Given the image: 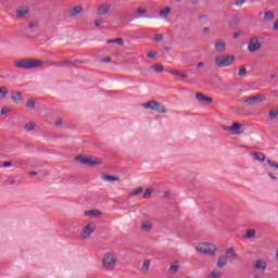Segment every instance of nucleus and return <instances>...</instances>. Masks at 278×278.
I'll list each match as a JSON object with an SVG mask.
<instances>
[{
	"label": "nucleus",
	"instance_id": "nucleus-27",
	"mask_svg": "<svg viewBox=\"0 0 278 278\" xmlns=\"http://www.w3.org/2000/svg\"><path fill=\"white\" fill-rule=\"evenodd\" d=\"M264 21H267V22L275 21V13H273V11L265 12Z\"/></svg>",
	"mask_w": 278,
	"mask_h": 278
},
{
	"label": "nucleus",
	"instance_id": "nucleus-13",
	"mask_svg": "<svg viewBox=\"0 0 278 278\" xmlns=\"http://www.w3.org/2000/svg\"><path fill=\"white\" fill-rule=\"evenodd\" d=\"M224 256H226V258L229 263L236 262V260H238V254L236 253V249H233V248H228L226 250V255H224Z\"/></svg>",
	"mask_w": 278,
	"mask_h": 278
},
{
	"label": "nucleus",
	"instance_id": "nucleus-34",
	"mask_svg": "<svg viewBox=\"0 0 278 278\" xmlns=\"http://www.w3.org/2000/svg\"><path fill=\"white\" fill-rule=\"evenodd\" d=\"M8 97V88L1 87L0 88V99H5Z\"/></svg>",
	"mask_w": 278,
	"mask_h": 278
},
{
	"label": "nucleus",
	"instance_id": "nucleus-28",
	"mask_svg": "<svg viewBox=\"0 0 278 278\" xmlns=\"http://www.w3.org/2000/svg\"><path fill=\"white\" fill-rule=\"evenodd\" d=\"M179 271V262H174L170 267H169V273H172V275H175V273Z\"/></svg>",
	"mask_w": 278,
	"mask_h": 278
},
{
	"label": "nucleus",
	"instance_id": "nucleus-52",
	"mask_svg": "<svg viewBox=\"0 0 278 278\" xmlns=\"http://www.w3.org/2000/svg\"><path fill=\"white\" fill-rule=\"evenodd\" d=\"M233 38H240V34L239 33H235L233 34Z\"/></svg>",
	"mask_w": 278,
	"mask_h": 278
},
{
	"label": "nucleus",
	"instance_id": "nucleus-45",
	"mask_svg": "<svg viewBox=\"0 0 278 278\" xmlns=\"http://www.w3.org/2000/svg\"><path fill=\"white\" fill-rule=\"evenodd\" d=\"M155 40L157 41V42H160L161 40H164V36H162L161 34H159V35H155Z\"/></svg>",
	"mask_w": 278,
	"mask_h": 278
},
{
	"label": "nucleus",
	"instance_id": "nucleus-17",
	"mask_svg": "<svg viewBox=\"0 0 278 278\" xmlns=\"http://www.w3.org/2000/svg\"><path fill=\"white\" fill-rule=\"evenodd\" d=\"M173 12V9H170V7H165L163 8L160 12H159V16L161 18H164L166 21V18H168V16H170V13Z\"/></svg>",
	"mask_w": 278,
	"mask_h": 278
},
{
	"label": "nucleus",
	"instance_id": "nucleus-59",
	"mask_svg": "<svg viewBox=\"0 0 278 278\" xmlns=\"http://www.w3.org/2000/svg\"><path fill=\"white\" fill-rule=\"evenodd\" d=\"M106 62H110V59H106Z\"/></svg>",
	"mask_w": 278,
	"mask_h": 278
},
{
	"label": "nucleus",
	"instance_id": "nucleus-7",
	"mask_svg": "<svg viewBox=\"0 0 278 278\" xmlns=\"http://www.w3.org/2000/svg\"><path fill=\"white\" fill-rule=\"evenodd\" d=\"M224 131H229L232 136H242L244 134V125L240 123H233L232 126H224Z\"/></svg>",
	"mask_w": 278,
	"mask_h": 278
},
{
	"label": "nucleus",
	"instance_id": "nucleus-39",
	"mask_svg": "<svg viewBox=\"0 0 278 278\" xmlns=\"http://www.w3.org/2000/svg\"><path fill=\"white\" fill-rule=\"evenodd\" d=\"M103 23H105L104 20H101V18H100V20H96V21H94V26H96V27H101V25H103Z\"/></svg>",
	"mask_w": 278,
	"mask_h": 278
},
{
	"label": "nucleus",
	"instance_id": "nucleus-1",
	"mask_svg": "<svg viewBox=\"0 0 278 278\" xmlns=\"http://www.w3.org/2000/svg\"><path fill=\"white\" fill-rule=\"evenodd\" d=\"M116 262H118V254L115 251H106L102 257V268L108 273H112L116 268Z\"/></svg>",
	"mask_w": 278,
	"mask_h": 278
},
{
	"label": "nucleus",
	"instance_id": "nucleus-51",
	"mask_svg": "<svg viewBox=\"0 0 278 278\" xmlns=\"http://www.w3.org/2000/svg\"><path fill=\"white\" fill-rule=\"evenodd\" d=\"M203 34H210V28L207 27L203 28Z\"/></svg>",
	"mask_w": 278,
	"mask_h": 278
},
{
	"label": "nucleus",
	"instance_id": "nucleus-16",
	"mask_svg": "<svg viewBox=\"0 0 278 278\" xmlns=\"http://www.w3.org/2000/svg\"><path fill=\"white\" fill-rule=\"evenodd\" d=\"M29 14V8L28 7H18L16 11V16L18 18H25Z\"/></svg>",
	"mask_w": 278,
	"mask_h": 278
},
{
	"label": "nucleus",
	"instance_id": "nucleus-36",
	"mask_svg": "<svg viewBox=\"0 0 278 278\" xmlns=\"http://www.w3.org/2000/svg\"><path fill=\"white\" fill-rule=\"evenodd\" d=\"M153 194V189H147L143 192V199H151V195Z\"/></svg>",
	"mask_w": 278,
	"mask_h": 278
},
{
	"label": "nucleus",
	"instance_id": "nucleus-38",
	"mask_svg": "<svg viewBox=\"0 0 278 278\" xmlns=\"http://www.w3.org/2000/svg\"><path fill=\"white\" fill-rule=\"evenodd\" d=\"M267 164H268V166H270V168H277L278 169V164L275 163V161L267 160Z\"/></svg>",
	"mask_w": 278,
	"mask_h": 278
},
{
	"label": "nucleus",
	"instance_id": "nucleus-53",
	"mask_svg": "<svg viewBox=\"0 0 278 278\" xmlns=\"http://www.w3.org/2000/svg\"><path fill=\"white\" fill-rule=\"evenodd\" d=\"M62 64H73V62H71V61H65V62H63V63H60V65H62Z\"/></svg>",
	"mask_w": 278,
	"mask_h": 278
},
{
	"label": "nucleus",
	"instance_id": "nucleus-47",
	"mask_svg": "<svg viewBox=\"0 0 278 278\" xmlns=\"http://www.w3.org/2000/svg\"><path fill=\"white\" fill-rule=\"evenodd\" d=\"M155 55H157V52H150L148 54V58L153 59V58H155Z\"/></svg>",
	"mask_w": 278,
	"mask_h": 278
},
{
	"label": "nucleus",
	"instance_id": "nucleus-46",
	"mask_svg": "<svg viewBox=\"0 0 278 278\" xmlns=\"http://www.w3.org/2000/svg\"><path fill=\"white\" fill-rule=\"evenodd\" d=\"M137 14H140V15L147 14V9H138Z\"/></svg>",
	"mask_w": 278,
	"mask_h": 278
},
{
	"label": "nucleus",
	"instance_id": "nucleus-48",
	"mask_svg": "<svg viewBox=\"0 0 278 278\" xmlns=\"http://www.w3.org/2000/svg\"><path fill=\"white\" fill-rule=\"evenodd\" d=\"M274 29L277 31L278 29V20L274 23Z\"/></svg>",
	"mask_w": 278,
	"mask_h": 278
},
{
	"label": "nucleus",
	"instance_id": "nucleus-40",
	"mask_svg": "<svg viewBox=\"0 0 278 278\" xmlns=\"http://www.w3.org/2000/svg\"><path fill=\"white\" fill-rule=\"evenodd\" d=\"M267 175H268L269 179H271V181H277V175H275L271 172H269Z\"/></svg>",
	"mask_w": 278,
	"mask_h": 278
},
{
	"label": "nucleus",
	"instance_id": "nucleus-2",
	"mask_svg": "<svg viewBox=\"0 0 278 278\" xmlns=\"http://www.w3.org/2000/svg\"><path fill=\"white\" fill-rule=\"evenodd\" d=\"M14 65L16 68H24L29 71L31 68H40V66H45V62L36 59H22L14 61Z\"/></svg>",
	"mask_w": 278,
	"mask_h": 278
},
{
	"label": "nucleus",
	"instance_id": "nucleus-12",
	"mask_svg": "<svg viewBox=\"0 0 278 278\" xmlns=\"http://www.w3.org/2000/svg\"><path fill=\"white\" fill-rule=\"evenodd\" d=\"M140 229L143 231V233H151V231H153V222L150 219H142Z\"/></svg>",
	"mask_w": 278,
	"mask_h": 278
},
{
	"label": "nucleus",
	"instance_id": "nucleus-32",
	"mask_svg": "<svg viewBox=\"0 0 278 278\" xmlns=\"http://www.w3.org/2000/svg\"><path fill=\"white\" fill-rule=\"evenodd\" d=\"M142 187L136 188L129 192V197H138V194H142Z\"/></svg>",
	"mask_w": 278,
	"mask_h": 278
},
{
	"label": "nucleus",
	"instance_id": "nucleus-29",
	"mask_svg": "<svg viewBox=\"0 0 278 278\" xmlns=\"http://www.w3.org/2000/svg\"><path fill=\"white\" fill-rule=\"evenodd\" d=\"M251 238H255V230L254 229H250L245 232V235L243 236V240H251Z\"/></svg>",
	"mask_w": 278,
	"mask_h": 278
},
{
	"label": "nucleus",
	"instance_id": "nucleus-58",
	"mask_svg": "<svg viewBox=\"0 0 278 278\" xmlns=\"http://www.w3.org/2000/svg\"><path fill=\"white\" fill-rule=\"evenodd\" d=\"M166 278H175V277H173V276H169V277H166Z\"/></svg>",
	"mask_w": 278,
	"mask_h": 278
},
{
	"label": "nucleus",
	"instance_id": "nucleus-49",
	"mask_svg": "<svg viewBox=\"0 0 278 278\" xmlns=\"http://www.w3.org/2000/svg\"><path fill=\"white\" fill-rule=\"evenodd\" d=\"M197 66H198V68H203V66H205V64L200 62L197 64Z\"/></svg>",
	"mask_w": 278,
	"mask_h": 278
},
{
	"label": "nucleus",
	"instance_id": "nucleus-14",
	"mask_svg": "<svg viewBox=\"0 0 278 278\" xmlns=\"http://www.w3.org/2000/svg\"><path fill=\"white\" fill-rule=\"evenodd\" d=\"M214 47L217 53H225L227 42L225 40H217L214 42Z\"/></svg>",
	"mask_w": 278,
	"mask_h": 278
},
{
	"label": "nucleus",
	"instance_id": "nucleus-57",
	"mask_svg": "<svg viewBox=\"0 0 278 278\" xmlns=\"http://www.w3.org/2000/svg\"><path fill=\"white\" fill-rule=\"evenodd\" d=\"M236 5H242V2H241V3H240V2H237Z\"/></svg>",
	"mask_w": 278,
	"mask_h": 278
},
{
	"label": "nucleus",
	"instance_id": "nucleus-9",
	"mask_svg": "<svg viewBox=\"0 0 278 278\" xmlns=\"http://www.w3.org/2000/svg\"><path fill=\"white\" fill-rule=\"evenodd\" d=\"M267 266L268 264L264 260H256L252 264V267L254 268V270H256V273H260L261 275H264V273H266Z\"/></svg>",
	"mask_w": 278,
	"mask_h": 278
},
{
	"label": "nucleus",
	"instance_id": "nucleus-43",
	"mask_svg": "<svg viewBox=\"0 0 278 278\" xmlns=\"http://www.w3.org/2000/svg\"><path fill=\"white\" fill-rule=\"evenodd\" d=\"M10 112V108H8V106H4V108H2L1 109V111H0V114H8Z\"/></svg>",
	"mask_w": 278,
	"mask_h": 278
},
{
	"label": "nucleus",
	"instance_id": "nucleus-56",
	"mask_svg": "<svg viewBox=\"0 0 278 278\" xmlns=\"http://www.w3.org/2000/svg\"><path fill=\"white\" fill-rule=\"evenodd\" d=\"M175 1H176V3H181L182 0H175Z\"/></svg>",
	"mask_w": 278,
	"mask_h": 278
},
{
	"label": "nucleus",
	"instance_id": "nucleus-3",
	"mask_svg": "<svg viewBox=\"0 0 278 278\" xmlns=\"http://www.w3.org/2000/svg\"><path fill=\"white\" fill-rule=\"evenodd\" d=\"M195 251L202 255H208L212 257L218 253V245L212 242H200L195 247Z\"/></svg>",
	"mask_w": 278,
	"mask_h": 278
},
{
	"label": "nucleus",
	"instance_id": "nucleus-41",
	"mask_svg": "<svg viewBox=\"0 0 278 278\" xmlns=\"http://www.w3.org/2000/svg\"><path fill=\"white\" fill-rule=\"evenodd\" d=\"M269 116H270V118H277L278 111H269Z\"/></svg>",
	"mask_w": 278,
	"mask_h": 278
},
{
	"label": "nucleus",
	"instance_id": "nucleus-31",
	"mask_svg": "<svg viewBox=\"0 0 278 278\" xmlns=\"http://www.w3.org/2000/svg\"><path fill=\"white\" fill-rule=\"evenodd\" d=\"M103 181H121V178L116 176L105 175L102 177Z\"/></svg>",
	"mask_w": 278,
	"mask_h": 278
},
{
	"label": "nucleus",
	"instance_id": "nucleus-15",
	"mask_svg": "<svg viewBox=\"0 0 278 278\" xmlns=\"http://www.w3.org/2000/svg\"><path fill=\"white\" fill-rule=\"evenodd\" d=\"M84 214L88 218H100V216H102L103 213L100 210L94 208V210L85 211Z\"/></svg>",
	"mask_w": 278,
	"mask_h": 278
},
{
	"label": "nucleus",
	"instance_id": "nucleus-24",
	"mask_svg": "<svg viewBox=\"0 0 278 278\" xmlns=\"http://www.w3.org/2000/svg\"><path fill=\"white\" fill-rule=\"evenodd\" d=\"M77 14H81V7H74L68 11V16H77Z\"/></svg>",
	"mask_w": 278,
	"mask_h": 278
},
{
	"label": "nucleus",
	"instance_id": "nucleus-5",
	"mask_svg": "<svg viewBox=\"0 0 278 278\" xmlns=\"http://www.w3.org/2000/svg\"><path fill=\"white\" fill-rule=\"evenodd\" d=\"M236 62V56L227 55V56H216L215 58V65L218 68H225L231 66Z\"/></svg>",
	"mask_w": 278,
	"mask_h": 278
},
{
	"label": "nucleus",
	"instance_id": "nucleus-42",
	"mask_svg": "<svg viewBox=\"0 0 278 278\" xmlns=\"http://www.w3.org/2000/svg\"><path fill=\"white\" fill-rule=\"evenodd\" d=\"M239 75H240V77L247 75V67L240 68V70H239Z\"/></svg>",
	"mask_w": 278,
	"mask_h": 278
},
{
	"label": "nucleus",
	"instance_id": "nucleus-6",
	"mask_svg": "<svg viewBox=\"0 0 278 278\" xmlns=\"http://www.w3.org/2000/svg\"><path fill=\"white\" fill-rule=\"evenodd\" d=\"M143 110H152V112H157L159 114H166V108L162 106L160 102L152 100L150 102L142 104Z\"/></svg>",
	"mask_w": 278,
	"mask_h": 278
},
{
	"label": "nucleus",
	"instance_id": "nucleus-23",
	"mask_svg": "<svg viewBox=\"0 0 278 278\" xmlns=\"http://www.w3.org/2000/svg\"><path fill=\"white\" fill-rule=\"evenodd\" d=\"M150 268H151V261L150 260L143 261L141 266V273L147 274Z\"/></svg>",
	"mask_w": 278,
	"mask_h": 278
},
{
	"label": "nucleus",
	"instance_id": "nucleus-35",
	"mask_svg": "<svg viewBox=\"0 0 278 278\" xmlns=\"http://www.w3.org/2000/svg\"><path fill=\"white\" fill-rule=\"evenodd\" d=\"M26 108H28V110H34V108H36V101L34 100H28L26 103Z\"/></svg>",
	"mask_w": 278,
	"mask_h": 278
},
{
	"label": "nucleus",
	"instance_id": "nucleus-18",
	"mask_svg": "<svg viewBox=\"0 0 278 278\" xmlns=\"http://www.w3.org/2000/svg\"><path fill=\"white\" fill-rule=\"evenodd\" d=\"M250 155L256 162H265L266 161V155L263 152H252Z\"/></svg>",
	"mask_w": 278,
	"mask_h": 278
},
{
	"label": "nucleus",
	"instance_id": "nucleus-21",
	"mask_svg": "<svg viewBox=\"0 0 278 278\" xmlns=\"http://www.w3.org/2000/svg\"><path fill=\"white\" fill-rule=\"evenodd\" d=\"M108 12H110V5H108V4H103L102 7H100V8L98 9V14H99V16H105V14H106Z\"/></svg>",
	"mask_w": 278,
	"mask_h": 278
},
{
	"label": "nucleus",
	"instance_id": "nucleus-10",
	"mask_svg": "<svg viewBox=\"0 0 278 278\" xmlns=\"http://www.w3.org/2000/svg\"><path fill=\"white\" fill-rule=\"evenodd\" d=\"M94 229H97V225H94V224H87L83 228V232H81L83 240H87V238H90V236H92V233H94Z\"/></svg>",
	"mask_w": 278,
	"mask_h": 278
},
{
	"label": "nucleus",
	"instance_id": "nucleus-37",
	"mask_svg": "<svg viewBox=\"0 0 278 278\" xmlns=\"http://www.w3.org/2000/svg\"><path fill=\"white\" fill-rule=\"evenodd\" d=\"M169 73H170V75H176V77H186V74H182L177 70H173Z\"/></svg>",
	"mask_w": 278,
	"mask_h": 278
},
{
	"label": "nucleus",
	"instance_id": "nucleus-54",
	"mask_svg": "<svg viewBox=\"0 0 278 278\" xmlns=\"http://www.w3.org/2000/svg\"><path fill=\"white\" fill-rule=\"evenodd\" d=\"M30 175H31V177H34V176L38 175V173L31 172Z\"/></svg>",
	"mask_w": 278,
	"mask_h": 278
},
{
	"label": "nucleus",
	"instance_id": "nucleus-8",
	"mask_svg": "<svg viewBox=\"0 0 278 278\" xmlns=\"http://www.w3.org/2000/svg\"><path fill=\"white\" fill-rule=\"evenodd\" d=\"M264 42V39L262 37H252V39L249 42L248 50L250 53H255L262 49V45Z\"/></svg>",
	"mask_w": 278,
	"mask_h": 278
},
{
	"label": "nucleus",
	"instance_id": "nucleus-44",
	"mask_svg": "<svg viewBox=\"0 0 278 278\" xmlns=\"http://www.w3.org/2000/svg\"><path fill=\"white\" fill-rule=\"evenodd\" d=\"M3 168H10V166H12V161H5L3 164H2Z\"/></svg>",
	"mask_w": 278,
	"mask_h": 278
},
{
	"label": "nucleus",
	"instance_id": "nucleus-30",
	"mask_svg": "<svg viewBox=\"0 0 278 278\" xmlns=\"http://www.w3.org/2000/svg\"><path fill=\"white\" fill-rule=\"evenodd\" d=\"M223 277V271L219 269H213L210 278H222Z\"/></svg>",
	"mask_w": 278,
	"mask_h": 278
},
{
	"label": "nucleus",
	"instance_id": "nucleus-55",
	"mask_svg": "<svg viewBox=\"0 0 278 278\" xmlns=\"http://www.w3.org/2000/svg\"><path fill=\"white\" fill-rule=\"evenodd\" d=\"M253 278H263V277L260 275H256V276H253Z\"/></svg>",
	"mask_w": 278,
	"mask_h": 278
},
{
	"label": "nucleus",
	"instance_id": "nucleus-11",
	"mask_svg": "<svg viewBox=\"0 0 278 278\" xmlns=\"http://www.w3.org/2000/svg\"><path fill=\"white\" fill-rule=\"evenodd\" d=\"M263 101H266V97H264V94H256L245 99L244 103H248V105H255L256 103H263Z\"/></svg>",
	"mask_w": 278,
	"mask_h": 278
},
{
	"label": "nucleus",
	"instance_id": "nucleus-26",
	"mask_svg": "<svg viewBox=\"0 0 278 278\" xmlns=\"http://www.w3.org/2000/svg\"><path fill=\"white\" fill-rule=\"evenodd\" d=\"M11 101L13 103H18L20 101H23V94L21 92H15L11 97Z\"/></svg>",
	"mask_w": 278,
	"mask_h": 278
},
{
	"label": "nucleus",
	"instance_id": "nucleus-19",
	"mask_svg": "<svg viewBox=\"0 0 278 278\" xmlns=\"http://www.w3.org/2000/svg\"><path fill=\"white\" fill-rule=\"evenodd\" d=\"M195 99L197 101H199L200 103H212V98L203 94V93H197L195 94Z\"/></svg>",
	"mask_w": 278,
	"mask_h": 278
},
{
	"label": "nucleus",
	"instance_id": "nucleus-20",
	"mask_svg": "<svg viewBox=\"0 0 278 278\" xmlns=\"http://www.w3.org/2000/svg\"><path fill=\"white\" fill-rule=\"evenodd\" d=\"M229 264V261L225 255L218 256L217 258V268H225V265Z\"/></svg>",
	"mask_w": 278,
	"mask_h": 278
},
{
	"label": "nucleus",
	"instance_id": "nucleus-25",
	"mask_svg": "<svg viewBox=\"0 0 278 278\" xmlns=\"http://www.w3.org/2000/svg\"><path fill=\"white\" fill-rule=\"evenodd\" d=\"M106 42L108 45H118L119 47H123V45H125L123 38L110 39Z\"/></svg>",
	"mask_w": 278,
	"mask_h": 278
},
{
	"label": "nucleus",
	"instance_id": "nucleus-50",
	"mask_svg": "<svg viewBox=\"0 0 278 278\" xmlns=\"http://www.w3.org/2000/svg\"><path fill=\"white\" fill-rule=\"evenodd\" d=\"M55 125H56V127H60V125H62V119H58V121L55 122Z\"/></svg>",
	"mask_w": 278,
	"mask_h": 278
},
{
	"label": "nucleus",
	"instance_id": "nucleus-4",
	"mask_svg": "<svg viewBox=\"0 0 278 278\" xmlns=\"http://www.w3.org/2000/svg\"><path fill=\"white\" fill-rule=\"evenodd\" d=\"M75 162L78 164H84L85 166H101L103 164V160L97 156H88L85 154H79L75 157Z\"/></svg>",
	"mask_w": 278,
	"mask_h": 278
},
{
	"label": "nucleus",
	"instance_id": "nucleus-33",
	"mask_svg": "<svg viewBox=\"0 0 278 278\" xmlns=\"http://www.w3.org/2000/svg\"><path fill=\"white\" fill-rule=\"evenodd\" d=\"M151 68H152V71H154L155 73H163V72H164V66H162V65H160V64L153 65Z\"/></svg>",
	"mask_w": 278,
	"mask_h": 278
},
{
	"label": "nucleus",
	"instance_id": "nucleus-22",
	"mask_svg": "<svg viewBox=\"0 0 278 278\" xmlns=\"http://www.w3.org/2000/svg\"><path fill=\"white\" fill-rule=\"evenodd\" d=\"M34 129H36V123H34V122H29V123L24 125V131L26 134H29L30 131H34Z\"/></svg>",
	"mask_w": 278,
	"mask_h": 278
}]
</instances>
